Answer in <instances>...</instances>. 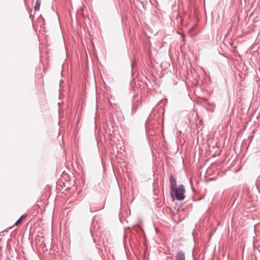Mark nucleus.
<instances>
[{
	"mask_svg": "<svg viewBox=\"0 0 260 260\" xmlns=\"http://www.w3.org/2000/svg\"><path fill=\"white\" fill-rule=\"evenodd\" d=\"M185 188L183 185H179L172 190L173 196H175L176 199L179 201H182L185 198Z\"/></svg>",
	"mask_w": 260,
	"mask_h": 260,
	"instance_id": "obj_1",
	"label": "nucleus"
},
{
	"mask_svg": "<svg viewBox=\"0 0 260 260\" xmlns=\"http://www.w3.org/2000/svg\"><path fill=\"white\" fill-rule=\"evenodd\" d=\"M170 183L171 195V197L173 198L172 190H174V188L177 187V183L176 179L172 175H171L170 176Z\"/></svg>",
	"mask_w": 260,
	"mask_h": 260,
	"instance_id": "obj_2",
	"label": "nucleus"
},
{
	"mask_svg": "<svg viewBox=\"0 0 260 260\" xmlns=\"http://www.w3.org/2000/svg\"><path fill=\"white\" fill-rule=\"evenodd\" d=\"M176 260H185L184 252L182 250L178 251L176 254Z\"/></svg>",
	"mask_w": 260,
	"mask_h": 260,
	"instance_id": "obj_3",
	"label": "nucleus"
},
{
	"mask_svg": "<svg viewBox=\"0 0 260 260\" xmlns=\"http://www.w3.org/2000/svg\"><path fill=\"white\" fill-rule=\"evenodd\" d=\"M26 216L27 215L26 214L22 215L20 218L15 222L13 226H17L22 221V220L26 217Z\"/></svg>",
	"mask_w": 260,
	"mask_h": 260,
	"instance_id": "obj_4",
	"label": "nucleus"
},
{
	"mask_svg": "<svg viewBox=\"0 0 260 260\" xmlns=\"http://www.w3.org/2000/svg\"><path fill=\"white\" fill-rule=\"evenodd\" d=\"M41 0H36L35 6L34 7L35 11L39 10L40 7L41 6Z\"/></svg>",
	"mask_w": 260,
	"mask_h": 260,
	"instance_id": "obj_5",
	"label": "nucleus"
},
{
	"mask_svg": "<svg viewBox=\"0 0 260 260\" xmlns=\"http://www.w3.org/2000/svg\"><path fill=\"white\" fill-rule=\"evenodd\" d=\"M134 64H135V62H133L132 63V68H133V66H134Z\"/></svg>",
	"mask_w": 260,
	"mask_h": 260,
	"instance_id": "obj_6",
	"label": "nucleus"
}]
</instances>
